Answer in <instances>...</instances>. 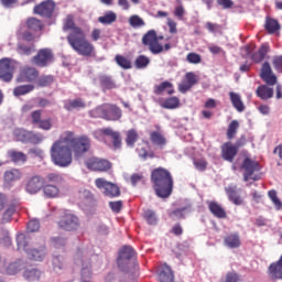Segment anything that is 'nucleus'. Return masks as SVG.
Listing matches in <instances>:
<instances>
[{
  "instance_id": "obj_26",
  "label": "nucleus",
  "mask_w": 282,
  "mask_h": 282,
  "mask_svg": "<svg viewBox=\"0 0 282 282\" xmlns=\"http://www.w3.org/2000/svg\"><path fill=\"white\" fill-rule=\"evenodd\" d=\"M160 282H175V274L173 270L167 264H163L161 267V271L159 273Z\"/></svg>"
},
{
  "instance_id": "obj_57",
  "label": "nucleus",
  "mask_w": 282,
  "mask_h": 282,
  "mask_svg": "<svg viewBox=\"0 0 282 282\" xmlns=\"http://www.w3.org/2000/svg\"><path fill=\"white\" fill-rule=\"evenodd\" d=\"M186 61L189 62L192 65H199V63H202V55L197 53H188L186 56Z\"/></svg>"
},
{
  "instance_id": "obj_64",
  "label": "nucleus",
  "mask_w": 282,
  "mask_h": 282,
  "mask_svg": "<svg viewBox=\"0 0 282 282\" xmlns=\"http://www.w3.org/2000/svg\"><path fill=\"white\" fill-rule=\"evenodd\" d=\"M273 67L276 69L280 74H282V55L274 56L273 57Z\"/></svg>"
},
{
  "instance_id": "obj_13",
  "label": "nucleus",
  "mask_w": 282,
  "mask_h": 282,
  "mask_svg": "<svg viewBox=\"0 0 282 282\" xmlns=\"http://www.w3.org/2000/svg\"><path fill=\"white\" fill-rule=\"evenodd\" d=\"M99 133L111 138L112 148L115 149V151H118V149H122V137L120 135V132L113 131V129L111 128H102L99 131L94 132L95 138H98Z\"/></svg>"
},
{
  "instance_id": "obj_5",
  "label": "nucleus",
  "mask_w": 282,
  "mask_h": 282,
  "mask_svg": "<svg viewBox=\"0 0 282 282\" xmlns=\"http://www.w3.org/2000/svg\"><path fill=\"white\" fill-rule=\"evenodd\" d=\"M141 42L144 47H148L151 54H162L164 52V46L158 42V32L155 30L148 31L142 36Z\"/></svg>"
},
{
  "instance_id": "obj_31",
  "label": "nucleus",
  "mask_w": 282,
  "mask_h": 282,
  "mask_svg": "<svg viewBox=\"0 0 282 282\" xmlns=\"http://www.w3.org/2000/svg\"><path fill=\"white\" fill-rule=\"evenodd\" d=\"M256 95L261 100H270L274 96V89L268 87L267 85H261L257 88Z\"/></svg>"
},
{
  "instance_id": "obj_45",
  "label": "nucleus",
  "mask_w": 282,
  "mask_h": 282,
  "mask_svg": "<svg viewBox=\"0 0 282 282\" xmlns=\"http://www.w3.org/2000/svg\"><path fill=\"white\" fill-rule=\"evenodd\" d=\"M149 63H151V59L147 55H139L134 61L137 69H144L149 66Z\"/></svg>"
},
{
  "instance_id": "obj_25",
  "label": "nucleus",
  "mask_w": 282,
  "mask_h": 282,
  "mask_svg": "<svg viewBox=\"0 0 282 282\" xmlns=\"http://www.w3.org/2000/svg\"><path fill=\"white\" fill-rule=\"evenodd\" d=\"M208 209L214 217H217V219H226V217H228L226 209H224V207H221L219 203L215 200L208 203Z\"/></svg>"
},
{
  "instance_id": "obj_35",
  "label": "nucleus",
  "mask_w": 282,
  "mask_h": 282,
  "mask_svg": "<svg viewBox=\"0 0 282 282\" xmlns=\"http://www.w3.org/2000/svg\"><path fill=\"white\" fill-rule=\"evenodd\" d=\"M18 250H24L28 252V246L30 245V235L28 234H18L17 236Z\"/></svg>"
},
{
  "instance_id": "obj_61",
  "label": "nucleus",
  "mask_w": 282,
  "mask_h": 282,
  "mask_svg": "<svg viewBox=\"0 0 282 282\" xmlns=\"http://www.w3.org/2000/svg\"><path fill=\"white\" fill-rule=\"evenodd\" d=\"M241 281V276L238 275L237 272H228L225 278V282H239Z\"/></svg>"
},
{
  "instance_id": "obj_11",
  "label": "nucleus",
  "mask_w": 282,
  "mask_h": 282,
  "mask_svg": "<svg viewBox=\"0 0 282 282\" xmlns=\"http://www.w3.org/2000/svg\"><path fill=\"white\" fill-rule=\"evenodd\" d=\"M135 257V250L131 246H124L119 251V257L117 260L118 267L120 270H127L129 265V261Z\"/></svg>"
},
{
  "instance_id": "obj_54",
  "label": "nucleus",
  "mask_w": 282,
  "mask_h": 282,
  "mask_svg": "<svg viewBox=\"0 0 282 282\" xmlns=\"http://www.w3.org/2000/svg\"><path fill=\"white\" fill-rule=\"evenodd\" d=\"M272 204L275 206L276 210H281L282 208V202L279 199V196H276V191L271 189L268 193Z\"/></svg>"
},
{
  "instance_id": "obj_20",
  "label": "nucleus",
  "mask_w": 282,
  "mask_h": 282,
  "mask_svg": "<svg viewBox=\"0 0 282 282\" xmlns=\"http://www.w3.org/2000/svg\"><path fill=\"white\" fill-rule=\"evenodd\" d=\"M47 254L45 249V243H42L40 247H33L26 250L28 259L31 261H43Z\"/></svg>"
},
{
  "instance_id": "obj_27",
  "label": "nucleus",
  "mask_w": 282,
  "mask_h": 282,
  "mask_svg": "<svg viewBox=\"0 0 282 282\" xmlns=\"http://www.w3.org/2000/svg\"><path fill=\"white\" fill-rule=\"evenodd\" d=\"M85 107H87V104H85L83 98L68 99L64 101V109H66V111H74V109H85Z\"/></svg>"
},
{
  "instance_id": "obj_21",
  "label": "nucleus",
  "mask_w": 282,
  "mask_h": 282,
  "mask_svg": "<svg viewBox=\"0 0 282 282\" xmlns=\"http://www.w3.org/2000/svg\"><path fill=\"white\" fill-rule=\"evenodd\" d=\"M220 151H221V158L226 162H234L235 158L237 156V153H239L237 148H235V145L230 142L224 143L220 148Z\"/></svg>"
},
{
  "instance_id": "obj_3",
  "label": "nucleus",
  "mask_w": 282,
  "mask_h": 282,
  "mask_svg": "<svg viewBox=\"0 0 282 282\" xmlns=\"http://www.w3.org/2000/svg\"><path fill=\"white\" fill-rule=\"evenodd\" d=\"M151 182L158 197L166 199L173 193V175L164 167H156L151 172Z\"/></svg>"
},
{
  "instance_id": "obj_12",
  "label": "nucleus",
  "mask_w": 282,
  "mask_h": 282,
  "mask_svg": "<svg viewBox=\"0 0 282 282\" xmlns=\"http://www.w3.org/2000/svg\"><path fill=\"white\" fill-rule=\"evenodd\" d=\"M86 167L89 171L105 173L111 169V162L105 159L91 158L86 161Z\"/></svg>"
},
{
  "instance_id": "obj_6",
  "label": "nucleus",
  "mask_w": 282,
  "mask_h": 282,
  "mask_svg": "<svg viewBox=\"0 0 282 282\" xmlns=\"http://www.w3.org/2000/svg\"><path fill=\"white\" fill-rule=\"evenodd\" d=\"M17 66L11 58L4 57L0 59V80L3 83H12Z\"/></svg>"
},
{
  "instance_id": "obj_55",
  "label": "nucleus",
  "mask_w": 282,
  "mask_h": 282,
  "mask_svg": "<svg viewBox=\"0 0 282 282\" xmlns=\"http://www.w3.org/2000/svg\"><path fill=\"white\" fill-rule=\"evenodd\" d=\"M144 219L150 224V226H155L158 224V218L155 217V212L148 209L143 214Z\"/></svg>"
},
{
  "instance_id": "obj_38",
  "label": "nucleus",
  "mask_w": 282,
  "mask_h": 282,
  "mask_svg": "<svg viewBox=\"0 0 282 282\" xmlns=\"http://www.w3.org/2000/svg\"><path fill=\"white\" fill-rule=\"evenodd\" d=\"M26 26L31 32H41L43 30V22L36 18H29L26 20Z\"/></svg>"
},
{
  "instance_id": "obj_2",
  "label": "nucleus",
  "mask_w": 282,
  "mask_h": 282,
  "mask_svg": "<svg viewBox=\"0 0 282 282\" xmlns=\"http://www.w3.org/2000/svg\"><path fill=\"white\" fill-rule=\"evenodd\" d=\"M63 32H68L66 41L73 52L84 58H96V46L87 39V33L76 24L72 14L66 15L62 26Z\"/></svg>"
},
{
  "instance_id": "obj_56",
  "label": "nucleus",
  "mask_w": 282,
  "mask_h": 282,
  "mask_svg": "<svg viewBox=\"0 0 282 282\" xmlns=\"http://www.w3.org/2000/svg\"><path fill=\"white\" fill-rule=\"evenodd\" d=\"M91 264L87 265V267H83L82 269V281L83 282H90L91 281Z\"/></svg>"
},
{
  "instance_id": "obj_49",
  "label": "nucleus",
  "mask_w": 282,
  "mask_h": 282,
  "mask_svg": "<svg viewBox=\"0 0 282 282\" xmlns=\"http://www.w3.org/2000/svg\"><path fill=\"white\" fill-rule=\"evenodd\" d=\"M14 213H17V206L14 204L9 205L3 214L2 224H8L9 221H12V215H14Z\"/></svg>"
},
{
  "instance_id": "obj_9",
  "label": "nucleus",
  "mask_w": 282,
  "mask_h": 282,
  "mask_svg": "<svg viewBox=\"0 0 282 282\" xmlns=\"http://www.w3.org/2000/svg\"><path fill=\"white\" fill-rule=\"evenodd\" d=\"M95 184L97 188L105 189L104 195H106V197H120V187H118V185L105 178H96Z\"/></svg>"
},
{
  "instance_id": "obj_8",
  "label": "nucleus",
  "mask_w": 282,
  "mask_h": 282,
  "mask_svg": "<svg viewBox=\"0 0 282 282\" xmlns=\"http://www.w3.org/2000/svg\"><path fill=\"white\" fill-rule=\"evenodd\" d=\"M32 63L37 67H47L50 63H54V53L50 48H41L32 58Z\"/></svg>"
},
{
  "instance_id": "obj_10",
  "label": "nucleus",
  "mask_w": 282,
  "mask_h": 282,
  "mask_svg": "<svg viewBox=\"0 0 282 282\" xmlns=\"http://www.w3.org/2000/svg\"><path fill=\"white\" fill-rule=\"evenodd\" d=\"M54 10H56V2H54V0H45L40 4L35 6L33 9V12L35 14H39L40 17L52 19V14H54Z\"/></svg>"
},
{
  "instance_id": "obj_50",
  "label": "nucleus",
  "mask_w": 282,
  "mask_h": 282,
  "mask_svg": "<svg viewBox=\"0 0 282 282\" xmlns=\"http://www.w3.org/2000/svg\"><path fill=\"white\" fill-rule=\"evenodd\" d=\"M237 129H239V121L232 120L227 129V138L228 140H232L237 135Z\"/></svg>"
},
{
  "instance_id": "obj_24",
  "label": "nucleus",
  "mask_w": 282,
  "mask_h": 282,
  "mask_svg": "<svg viewBox=\"0 0 282 282\" xmlns=\"http://www.w3.org/2000/svg\"><path fill=\"white\" fill-rule=\"evenodd\" d=\"M164 91H166L169 96L175 94V90L173 89V84L171 82H162L161 84L154 85L153 94L155 96H162Z\"/></svg>"
},
{
  "instance_id": "obj_47",
  "label": "nucleus",
  "mask_w": 282,
  "mask_h": 282,
  "mask_svg": "<svg viewBox=\"0 0 282 282\" xmlns=\"http://www.w3.org/2000/svg\"><path fill=\"white\" fill-rule=\"evenodd\" d=\"M129 25L134 29L144 28V25H147V22H144L143 19L140 18V15H131L129 18Z\"/></svg>"
},
{
  "instance_id": "obj_51",
  "label": "nucleus",
  "mask_w": 282,
  "mask_h": 282,
  "mask_svg": "<svg viewBox=\"0 0 282 282\" xmlns=\"http://www.w3.org/2000/svg\"><path fill=\"white\" fill-rule=\"evenodd\" d=\"M12 162L19 163V162H28V155L23 152H17V151H11L9 153Z\"/></svg>"
},
{
  "instance_id": "obj_58",
  "label": "nucleus",
  "mask_w": 282,
  "mask_h": 282,
  "mask_svg": "<svg viewBox=\"0 0 282 282\" xmlns=\"http://www.w3.org/2000/svg\"><path fill=\"white\" fill-rule=\"evenodd\" d=\"M184 210H186V207L174 209L169 214V217L171 219H184L186 216L184 215Z\"/></svg>"
},
{
  "instance_id": "obj_52",
  "label": "nucleus",
  "mask_w": 282,
  "mask_h": 282,
  "mask_svg": "<svg viewBox=\"0 0 282 282\" xmlns=\"http://www.w3.org/2000/svg\"><path fill=\"white\" fill-rule=\"evenodd\" d=\"M43 140H45V137H43V134L33 131L29 132V143L41 144Z\"/></svg>"
},
{
  "instance_id": "obj_62",
  "label": "nucleus",
  "mask_w": 282,
  "mask_h": 282,
  "mask_svg": "<svg viewBox=\"0 0 282 282\" xmlns=\"http://www.w3.org/2000/svg\"><path fill=\"white\" fill-rule=\"evenodd\" d=\"M192 84L186 82L185 79H183L180 84H178V91H181V94H186V91L192 89Z\"/></svg>"
},
{
  "instance_id": "obj_19",
  "label": "nucleus",
  "mask_w": 282,
  "mask_h": 282,
  "mask_svg": "<svg viewBox=\"0 0 282 282\" xmlns=\"http://www.w3.org/2000/svg\"><path fill=\"white\" fill-rule=\"evenodd\" d=\"M260 78H262L267 85H276V75L272 73V66H270L268 62L262 64Z\"/></svg>"
},
{
  "instance_id": "obj_37",
  "label": "nucleus",
  "mask_w": 282,
  "mask_h": 282,
  "mask_svg": "<svg viewBox=\"0 0 282 282\" xmlns=\"http://www.w3.org/2000/svg\"><path fill=\"white\" fill-rule=\"evenodd\" d=\"M137 153L142 160H149V158L153 160V158H155V152L147 150V144H139Z\"/></svg>"
},
{
  "instance_id": "obj_32",
  "label": "nucleus",
  "mask_w": 282,
  "mask_h": 282,
  "mask_svg": "<svg viewBox=\"0 0 282 282\" xmlns=\"http://www.w3.org/2000/svg\"><path fill=\"white\" fill-rule=\"evenodd\" d=\"M264 30L268 32V34H276V32L281 30V24H279V21L272 18H267Z\"/></svg>"
},
{
  "instance_id": "obj_34",
  "label": "nucleus",
  "mask_w": 282,
  "mask_h": 282,
  "mask_svg": "<svg viewBox=\"0 0 282 282\" xmlns=\"http://www.w3.org/2000/svg\"><path fill=\"white\" fill-rule=\"evenodd\" d=\"M33 89L34 85L32 84L20 85L13 89V96H15L17 98H19L20 96H26V94H32Z\"/></svg>"
},
{
  "instance_id": "obj_59",
  "label": "nucleus",
  "mask_w": 282,
  "mask_h": 282,
  "mask_svg": "<svg viewBox=\"0 0 282 282\" xmlns=\"http://www.w3.org/2000/svg\"><path fill=\"white\" fill-rule=\"evenodd\" d=\"M39 228H41V224L36 219L29 221L26 226L28 232H37Z\"/></svg>"
},
{
  "instance_id": "obj_63",
  "label": "nucleus",
  "mask_w": 282,
  "mask_h": 282,
  "mask_svg": "<svg viewBox=\"0 0 282 282\" xmlns=\"http://www.w3.org/2000/svg\"><path fill=\"white\" fill-rule=\"evenodd\" d=\"M109 207L112 213H120L122 210V200L110 202Z\"/></svg>"
},
{
  "instance_id": "obj_40",
  "label": "nucleus",
  "mask_w": 282,
  "mask_h": 282,
  "mask_svg": "<svg viewBox=\"0 0 282 282\" xmlns=\"http://www.w3.org/2000/svg\"><path fill=\"white\" fill-rule=\"evenodd\" d=\"M17 180H21V171L13 169L4 173V182L8 184L17 182Z\"/></svg>"
},
{
  "instance_id": "obj_28",
  "label": "nucleus",
  "mask_w": 282,
  "mask_h": 282,
  "mask_svg": "<svg viewBox=\"0 0 282 282\" xmlns=\"http://www.w3.org/2000/svg\"><path fill=\"white\" fill-rule=\"evenodd\" d=\"M229 98L232 107L239 112L243 113L246 111V105H243V100H241V95L230 91L229 93Z\"/></svg>"
},
{
  "instance_id": "obj_30",
  "label": "nucleus",
  "mask_w": 282,
  "mask_h": 282,
  "mask_svg": "<svg viewBox=\"0 0 282 282\" xmlns=\"http://www.w3.org/2000/svg\"><path fill=\"white\" fill-rule=\"evenodd\" d=\"M268 52H270V45L262 44L258 52H254L250 55V58L253 61V63H261L268 55Z\"/></svg>"
},
{
  "instance_id": "obj_46",
  "label": "nucleus",
  "mask_w": 282,
  "mask_h": 282,
  "mask_svg": "<svg viewBox=\"0 0 282 282\" xmlns=\"http://www.w3.org/2000/svg\"><path fill=\"white\" fill-rule=\"evenodd\" d=\"M26 281H39L41 279V271L39 269H31L24 272Z\"/></svg>"
},
{
  "instance_id": "obj_16",
  "label": "nucleus",
  "mask_w": 282,
  "mask_h": 282,
  "mask_svg": "<svg viewBox=\"0 0 282 282\" xmlns=\"http://www.w3.org/2000/svg\"><path fill=\"white\" fill-rule=\"evenodd\" d=\"M41 118H43L42 110H34L31 112L32 124H37L39 129H42L43 131H50V129H52V118L44 120Z\"/></svg>"
},
{
  "instance_id": "obj_22",
  "label": "nucleus",
  "mask_w": 282,
  "mask_h": 282,
  "mask_svg": "<svg viewBox=\"0 0 282 282\" xmlns=\"http://www.w3.org/2000/svg\"><path fill=\"white\" fill-rule=\"evenodd\" d=\"M225 192L231 204L235 206H243V197H241V194L237 191V185H229L228 187H225Z\"/></svg>"
},
{
  "instance_id": "obj_14",
  "label": "nucleus",
  "mask_w": 282,
  "mask_h": 282,
  "mask_svg": "<svg viewBox=\"0 0 282 282\" xmlns=\"http://www.w3.org/2000/svg\"><path fill=\"white\" fill-rule=\"evenodd\" d=\"M45 180L40 175L31 176L26 180L25 191L29 195H36L43 188Z\"/></svg>"
},
{
  "instance_id": "obj_23",
  "label": "nucleus",
  "mask_w": 282,
  "mask_h": 282,
  "mask_svg": "<svg viewBox=\"0 0 282 282\" xmlns=\"http://www.w3.org/2000/svg\"><path fill=\"white\" fill-rule=\"evenodd\" d=\"M97 80L104 91H107V89H116L117 87L116 82L111 75L99 74Z\"/></svg>"
},
{
  "instance_id": "obj_44",
  "label": "nucleus",
  "mask_w": 282,
  "mask_h": 282,
  "mask_svg": "<svg viewBox=\"0 0 282 282\" xmlns=\"http://www.w3.org/2000/svg\"><path fill=\"white\" fill-rule=\"evenodd\" d=\"M54 83V76L52 75H42L40 78L36 80L37 87H50Z\"/></svg>"
},
{
  "instance_id": "obj_43",
  "label": "nucleus",
  "mask_w": 282,
  "mask_h": 282,
  "mask_svg": "<svg viewBox=\"0 0 282 282\" xmlns=\"http://www.w3.org/2000/svg\"><path fill=\"white\" fill-rule=\"evenodd\" d=\"M116 19H118V17L116 15L115 12H108L102 17L98 18L99 23H102L104 25H111V23H115Z\"/></svg>"
},
{
  "instance_id": "obj_41",
  "label": "nucleus",
  "mask_w": 282,
  "mask_h": 282,
  "mask_svg": "<svg viewBox=\"0 0 282 282\" xmlns=\"http://www.w3.org/2000/svg\"><path fill=\"white\" fill-rule=\"evenodd\" d=\"M115 61H116L117 65L119 67H121V69H131V67H132L131 59H129L122 55H116Z\"/></svg>"
},
{
  "instance_id": "obj_4",
  "label": "nucleus",
  "mask_w": 282,
  "mask_h": 282,
  "mask_svg": "<svg viewBox=\"0 0 282 282\" xmlns=\"http://www.w3.org/2000/svg\"><path fill=\"white\" fill-rule=\"evenodd\" d=\"M88 113L90 118H101L108 122H116L122 118V109L115 104H102L91 109Z\"/></svg>"
},
{
  "instance_id": "obj_53",
  "label": "nucleus",
  "mask_w": 282,
  "mask_h": 282,
  "mask_svg": "<svg viewBox=\"0 0 282 282\" xmlns=\"http://www.w3.org/2000/svg\"><path fill=\"white\" fill-rule=\"evenodd\" d=\"M46 182L51 184H63V176L58 173H50L45 177Z\"/></svg>"
},
{
  "instance_id": "obj_33",
  "label": "nucleus",
  "mask_w": 282,
  "mask_h": 282,
  "mask_svg": "<svg viewBox=\"0 0 282 282\" xmlns=\"http://www.w3.org/2000/svg\"><path fill=\"white\" fill-rule=\"evenodd\" d=\"M224 241L227 248H239V246H241V239L239 238V234L228 235L225 237Z\"/></svg>"
},
{
  "instance_id": "obj_39",
  "label": "nucleus",
  "mask_w": 282,
  "mask_h": 282,
  "mask_svg": "<svg viewBox=\"0 0 282 282\" xmlns=\"http://www.w3.org/2000/svg\"><path fill=\"white\" fill-rule=\"evenodd\" d=\"M138 138L139 134H138V131L135 129H131V130H128L127 131V137H126V143L128 147H135V142H138Z\"/></svg>"
},
{
  "instance_id": "obj_7",
  "label": "nucleus",
  "mask_w": 282,
  "mask_h": 282,
  "mask_svg": "<svg viewBox=\"0 0 282 282\" xmlns=\"http://www.w3.org/2000/svg\"><path fill=\"white\" fill-rule=\"evenodd\" d=\"M39 74V69L32 66H23L20 68L15 80L17 83H36Z\"/></svg>"
},
{
  "instance_id": "obj_1",
  "label": "nucleus",
  "mask_w": 282,
  "mask_h": 282,
  "mask_svg": "<svg viewBox=\"0 0 282 282\" xmlns=\"http://www.w3.org/2000/svg\"><path fill=\"white\" fill-rule=\"evenodd\" d=\"M91 149V139L83 134L76 137L73 131H65L51 147V160L55 166L67 169L72 162L83 158Z\"/></svg>"
},
{
  "instance_id": "obj_60",
  "label": "nucleus",
  "mask_w": 282,
  "mask_h": 282,
  "mask_svg": "<svg viewBox=\"0 0 282 282\" xmlns=\"http://www.w3.org/2000/svg\"><path fill=\"white\" fill-rule=\"evenodd\" d=\"M18 52L19 54H22L24 56H30L32 54V46H29L25 44H19Z\"/></svg>"
},
{
  "instance_id": "obj_15",
  "label": "nucleus",
  "mask_w": 282,
  "mask_h": 282,
  "mask_svg": "<svg viewBox=\"0 0 282 282\" xmlns=\"http://www.w3.org/2000/svg\"><path fill=\"white\" fill-rule=\"evenodd\" d=\"M58 226L63 230L72 231V230H78L80 223L78 220V217H76V215L65 214L59 220Z\"/></svg>"
},
{
  "instance_id": "obj_42",
  "label": "nucleus",
  "mask_w": 282,
  "mask_h": 282,
  "mask_svg": "<svg viewBox=\"0 0 282 282\" xmlns=\"http://www.w3.org/2000/svg\"><path fill=\"white\" fill-rule=\"evenodd\" d=\"M43 193L45 197L54 198V197H58L59 189L57 186L48 184L44 186Z\"/></svg>"
},
{
  "instance_id": "obj_29",
  "label": "nucleus",
  "mask_w": 282,
  "mask_h": 282,
  "mask_svg": "<svg viewBox=\"0 0 282 282\" xmlns=\"http://www.w3.org/2000/svg\"><path fill=\"white\" fill-rule=\"evenodd\" d=\"M150 140L152 144H155V147H159L160 149H164L166 144V137H164V134L160 130L152 131L150 133Z\"/></svg>"
},
{
  "instance_id": "obj_18",
  "label": "nucleus",
  "mask_w": 282,
  "mask_h": 282,
  "mask_svg": "<svg viewBox=\"0 0 282 282\" xmlns=\"http://www.w3.org/2000/svg\"><path fill=\"white\" fill-rule=\"evenodd\" d=\"M268 276L271 281H282V256L269 265Z\"/></svg>"
},
{
  "instance_id": "obj_36",
  "label": "nucleus",
  "mask_w": 282,
  "mask_h": 282,
  "mask_svg": "<svg viewBox=\"0 0 282 282\" xmlns=\"http://www.w3.org/2000/svg\"><path fill=\"white\" fill-rule=\"evenodd\" d=\"M162 109H177L180 107V98L177 97H170L163 101L159 102Z\"/></svg>"
},
{
  "instance_id": "obj_17",
  "label": "nucleus",
  "mask_w": 282,
  "mask_h": 282,
  "mask_svg": "<svg viewBox=\"0 0 282 282\" xmlns=\"http://www.w3.org/2000/svg\"><path fill=\"white\" fill-rule=\"evenodd\" d=\"M241 169L242 171H245L243 182H248V180H250L252 175H254L256 171L260 170V166H259V162L250 158H246L241 164Z\"/></svg>"
},
{
  "instance_id": "obj_48",
  "label": "nucleus",
  "mask_w": 282,
  "mask_h": 282,
  "mask_svg": "<svg viewBox=\"0 0 282 282\" xmlns=\"http://www.w3.org/2000/svg\"><path fill=\"white\" fill-rule=\"evenodd\" d=\"M14 135H15V140H18V142L28 143L30 140V131H28V130H22V129L15 130Z\"/></svg>"
}]
</instances>
